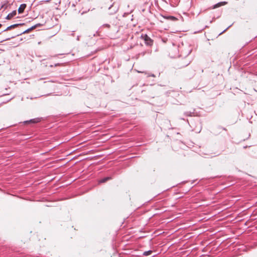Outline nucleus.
<instances>
[{"mask_svg":"<svg viewBox=\"0 0 257 257\" xmlns=\"http://www.w3.org/2000/svg\"><path fill=\"white\" fill-rule=\"evenodd\" d=\"M148 76H152V77H155V75L154 74H151L148 75Z\"/></svg>","mask_w":257,"mask_h":257,"instance_id":"nucleus-17","label":"nucleus"},{"mask_svg":"<svg viewBox=\"0 0 257 257\" xmlns=\"http://www.w3.org/2000/svg\"><path fill=\"white\" fill-rule=\"evenodd\" d=\"M36 28V25L32 26L31 28H30V29L33 30L34 29H35Z\"/></svg>","mask_w":257,"mask_h":257,"instance_id":"nucleus-16","label":"nucleus"},{"mask_svg":"<svg viewBox=\"0 0 257 257\" xmlns=\"http://www.w3.org/2000/svg\"><path fill=\"white\" fill-rule=\"evenodd\" d=\"M110 179H111V178L109 177H105V178L100 180L99 181V183H104V182H106L107 181L110 180Z\"/></svg>","mask_w":257,"mask_h":257,"instance_id":"nucleus-7","label":"nucleus"},{"mask_svg":"<svg viewBox=\"0 0 257 257\" xmlns=\"http://www.w3.org/2000/svg\"><path fill=\"white\" fill-rule=\"evenodd\" d=\"M189 63H190L189 61H187V62L184 63L182 65H181V67H183L187 66V65H188L189 64Z\"/></svg>","mask_w":257,"mask_h":257,"instance_id":"nucleus-11","label":"nucleus"},{"mask_svg":"<svg viewBox=\"0 0 257 257\" xmlns=\"http://www.w3.org/2000/svg\"><path fill=\"white\" fill-rule=\"evenodd\" d=\"M191 113H192L191 112H189V111L185 112V114L186 116H191Z\"/></svg>","mask_w":257,"mask_h":257,"instance_id":"nucleus-12","label":"nucleus"},{"mask_svg":"<svg viewBox=\"0 0 257 257\" xmlns=\"http://www.w3.org/2000/svg\"><path fill=\"white\" fill-rule=\"evenodd\" d=\"M22 25V24H14V25H11V26H9L8 27H7L5 30H4V32L7 31L12 28H16V27H18V26Z\"/></svg>","mask_w":257,"mask_h":257,"instance_id":"nucleus-6","label":"nucleus"},{"mask_svg":"<svg viewBox=\"0 0 257 257\" xmlns=\"http://www.w3.org/2000/svg\"><path fill=\"white\" fill-rule=\"evenodd\" d=\"M227 4V3L226 2H221L218 3L217 4L214 5L213 6L212 9H216L221 6H224Z\"/></svg>","mask_w":257,"mask_h":257,"instance_id":"nucleus-4","label":"nucleus"},{"mask_svg":"<svg viewBox=\"0 0 257 257\" xmlns=\"http://www.w3.org/2000/svg\"><path fill=\"white\" fill-rule=\"evenodd\" d=\"M190 52H191V50L190 49H188L187 52L185 54H184V55L187 56V55H189L190 53Z\"/></svg>","mask_w":257,"mask_h":257,"instance_id":"nucleus-14","label":"nucleus"},{"mask_svg":"<svg viewBox=\"0 0 257 257\" xmlns=\"http://www.w3.org/2000/svg\"><path fill=\"white\" fill-rule=\"evenodd\" d=\"M50 1H51V0H48V1H47L46 2H50Z\"/></svg>","mask_w":257,"mask_h":257,"instance_id":"nucleus-20","label":"nucleus"},{"mask_svg":"<svg viewBox=\"0 0 257 257\" xmlns=\"http://www.w3.org/2000/svg\"><path fill=\"white\" fill-rule=\"evenodd\" d=\"M26 7H27L26 4H21L18 9V13L19 14L23 13L24 12L25 9H26Z\"/></svg>","mask_w":257,"mask_h":257,"instance_id":"nucleus-3","label":"nucleus"},{"mask_svg":"<svg viewBox=\"0 0 257 257\" xmlns=\"http://www.w3.org/2000/svg\"><path fill=\"white\" fill-rule=\"evenodd\" d=\"M145 55V53H143V55Z\"/></svg>","mask_w":257,"mask_h":257,"instance_id":"nucleus-22","label":"nucleus"},{"mask_svg":"<svg viewBox=\"0 0 257 257\" xmlns=\"http://www.w3.org/2000/svg\"><path fill=\"white\" fill-rule=\"evenodd\" d=\"M16 15H17V11H16V10H14L12 13H10V14H9L8 15V16L6 17V19L11 20L13 17L16 16Z\"/></svg>","mask_w":257,"mask_h":257,"instance_id":"nucleus-2","label":"nucleus"},{"mask_svg":"<svg viewBox=\"0 0 257 257\" xmlns=\"http://www.w3.org/2000/svg\"><path fill=\"white\" fill-rule=\"evenodd\" d=\"M2 26V24H0V28Z\"/></svg>","mask_w":257,"mask_h":257,"instance_id":"nucleus-21","label":"nucleus"},{"mask_svg":"<svg viewBox=\"0 0 257 257\" xmlns=\"http://www.w3.org/2000/svg\"><path fill=\"white\" fill-rule=\"evenodd\" d=\"M50 67H53V65H50Z\"/></svg>","mask_w":257,"mask_h":257,"instance_id":"nucleus-19","label":"nucleus"},{"mask_svg":"<svg viewBox=\"0 0 257 257\" xmlns=\"http://www.w3.org/2000/svg\"><path fill=\"white\" fill-rule=\"evenodd\" d=\"M163 17L166 20H168L172 21H176L177 20V19L176 17L172 16H163Z\"/></svg>","mask_w":257,"mask_h":257,"instance_id":"nucleus-5","label":"nucleus"},{"mask_svg":"<svg viewBox=\"0 0 257 257\" xmlns=\"http://www.w3.org/2000/svg\"><path fill=\"white\" fill-rule=\"evenodd\" d=\"M31 29H30V28H29V29H27V30H25V31L23 32V33H28V32H29L30 31H31Z\"/></svg>","mask_w":257,"mask_h":257,"instance_id":"nucleus-15","label":"nucleus"},{"mask_svg":"<svg viewBox=\"0 0 257 257\" xmlns=\"http://www.w3.org/2000/svg\"><path fill=\"white\" fill-rule=\"evenodd\" d=\"M54 66L55 67L59 66H63V64H62V63H56Z\"/></svg>","mask_w":257,"mask_h":257,"instance_id":"nucleus-13","label":"nucleus"},{"mask_svg":"<svg viewBox=\"0 0 257 257\" xmlns=\"http://www.w3.org/2000/svg\"><path fill=\"white\" fill-rule=\"evenodd\" d=\"M40 120H41L40 118H34V119H31L30 120V121L33 122V123H37V122L40 121Z\"/></svg>","mask_w":257,"mask_h":257,"instance_id":"nucleus-8","label":"nucleus"},{"mask_svg":"<svg viewBox=\"0 0 257 257\" xmlns=\"http://www.w3.org/2000/svg\"><path fill=\"white\" fill-rule=\"evenodd\" d=\"M77 41H79V36H77Z\"/></svg>","mask_w":257,"mask_h":257,"instance_id":"nucleus-18","label":"nucleus"},{"mask_svg":"<svg viewBox=\"0 0 257 257\" xmlns=\"http://www.w3.org/2000/svg\"><path fill=\"white\" fill-rule=\"evenodd\" d=\"M152 252V250H149V251H145L144 252L143 254L144 255H148L150 254Z\"/></svg>","mask_w":257,"mask_h":257,"instance_id":"nucleus-10","label":"nucleus"},{"mask_svg":"<svg viewBox=\"0 0 257 257\" xmlns=\"http://www.w3.org/2000/svg\"><path fill=\"white\" fill-rule=\"evenodd\" d=\"M110 26L109 24H104V25H103L101 27V28H107V29H108V28H110Z\"/></svg>","mask_w":257,"mask_h":257,"instance_id":"nucleus-9","label":"nucleus"},{"mask_svg":"<svg viewBox=\"0 0 257 257\" xmlns=\"http://www.w3.org/2000/svg\"><path fill=\"white\" fill-rule=\"evenodd\" d=\"M142 38L145 41V44L148 46H152L153 43V40L147 35L142 36Z\"/></svg>","mask_w":257,"mask_h":257,"instance_id":"nucleus-1","label":"nucleus"}]
</instances>
